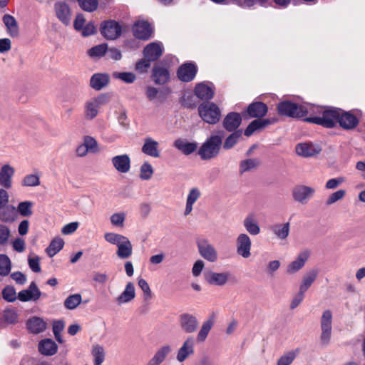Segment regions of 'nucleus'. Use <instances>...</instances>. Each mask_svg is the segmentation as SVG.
Masks as SVG:
<instances>
[{
    "label": "nucleus",
    "mask_w": 365,
    "mask_h": 365,
    "mask_svg": "<svg viewBox=\"0 0 365 365\" xmlns=\"http://www.w3.org/2000/svg\"><path fill=\"white\" fill-rule=\"evenodd\" d=\"M219 133L211 135L200 147L197 154L201 160H208L219 155L222 145L223 131Z\"/></svg>",
    "instance_id": "1"
},
{
    "label": "nucleus",
    "mask_w": 365,
    "mask_h": 365,
    "mask_svg": "<svg viewBox=\"0 0 365 365\" xmlns=\"http://www.w3.org/2000/svg\"><path fill=\"white\" fill-rule=\"evenodd\" d=\"M317 109L320 110L319 112L322 114V116L307 118L304 119L306 122L319 125L327 128H332L336 126L338 123L339 108H317Z\"/></svg>",
    "instance_id": "2"
},
{
    "label": "nucleus",
    "mask_w": 365,
    "mask_h": 365,
    "mask_svg": "<svg viewBox=\"0 0 365 365\" xmlns=\"http://www.w3.org/2000/svg\"><path fill=\"white\" fill-rule=\"evenodd\" d=\"M111 98L108 93H101L86 101L84 104V115L87 120L94 119L98 114V108L106 105Z\"/></svg>",
    "instance_id": "3"
},
{
    "label": "nucleus",
    "mask_w": 365,
    "mask_h": 365,
    "mask_svg": "<svg viewBox=\"0 0 365 365\" xmlns=\"http://www.w3.org/2000/svg\"><path fill=\"white\" fill-rule=\"evenodd\" d=\"M198 113L204 122L211 125L218 123L221 117L220 108L212 102L201 103L198 106Z\"/></svg>",
    "instance_id": "4"
},
{
    "label": "nucleus",
    "mask_w": 365,
    "mask_h": 365,
    "mask_svg": "<svg viewBox=\"0 0 365 365\" xmlns=\"http://www.w3.org/2000/svg\"><path fill=\"white\" fill-rule=\"evenodd\" d=\"M277 111L280 115L291 118H302L307 115V109L301 105L291 102L289 101H284L277 105Z\"/></svg>",
    "instance_id": "5"
},
{
    "label": "nucleus",
    "mask_w": 365,
    "mask_h": 365,
    "mask_svg": "<svg viewBox=\"0 0 365 365\" xmlns=\"http://www.w3.org/2000/svg\"><path fill=\"white\" fill-rule=\"evenodd\" d=\"M100 30L102 36L108 40H115L122 33L120 25L115 20L103 21L101 24Z\"/></svg>",
    "instance_id": "6"
},
{
    "label": "nucleus",
    "mask_w": 365,
    "mask_h": 365,
    "mask_svg": "<svg viewBox=\"0 0 365 365\" xmlns=\"http://www.w3.org/2000/svg\"><path fill=\"white\" fill-rule=\"evenodd\" d=\"M331 322H332V313L330 310H326L323 312L321 317V336L320 341L322 345H328L331 334Z\"/></svg>",
    "instance_id": "7"
},
{
    "label": "nucleus",
    "mask_w": 365,
    "mask_h": 365,
    "mask_svg": "<svg viewBox=\"0 0 365 365\" xmlns=\"http://www.w3.org/2000/svg\"><path fill=\"white\" fill-rule=\"evenodd\" d=\"M292 194L294 201L305 205L314 195L315 189L305 185H297L293 187Z\"/></svg>",
    "instance_id": "8"
},
{
    "label": "nucleus",
    "mask_w": 365,
    "mask_h": 365,
    "mask_svg": "<svg viewBox=\"0 0 365 365\" xmlns=\"http://www.w3.org/2000/svg\"><path fill=\"white\" fill-rule=\"evenodd\" d=\"M197 73V67L195 63L187 62L182 64L177 70V76L182 82H190Z\"/></svg>",
    "instance_id": "9"
},
{
    "label": "nucleus",
    "mask_w": 365,
    "mask_h": 365,
    "mask_svg": "<svg viewBox=\"0 0 365 365\" xmlns=\"http://www.w3.org/2000/svg\"><path fill=\"white\" fill-rule=\"evenodd\" d=\"M43 295L35 282H31L27 289L18 293V299L22 302H36Z\"/></svg>",
    "instance_id": "10"
},
{
    "label": "nucleus",
    "mask_w": 365,
    "mask_h": 365,
    "mask_svg": "<svg viewBox=\"0 0 365 365\" xmlns=\"http://www.w3.org/2000/svg\"><path fill=\"white\" fill-rule=\"evenodd\" d=\"M179 324L181 329L185 333L192 334L197 329L199 322L195 315L189 313H183L180 315Z\"/></svg>",
    "instance_id": "11"
},
{
    "label": "nucleus",
    "mask_w": 365,
    "mask_h": 365,
    "mask_svg": "<svg viewBox=\"0 0 365 365\" xmlns=\"http://www.w3.org/2000/svg\"><path fill=\"white\" fill-rule=\"evenodd\" d=\"M200 255L206 260L215 262L217 260V252L215 247L207 240H203L197 242Z\"/></svg>",
    "instance_id": "12"
},
{
    "label": "nucleus",
    "mask_w": 365,
    "mask_h": 365,
    "mask_svg": "<svg viewBox=\"0 0 365 365\" xmlns=\"http://www.w3.org/2000/svg\"><path fill=\"white\" fill-rule=\"evenodd\" d=\"M277 121V118H266V119H255L252 121L246 128L244 134L247 137L251 136L255 131L262 130L269 125L274 124Z\"/></svg>",
    "instance_id": "13"
},
{
    "label": "nucleus",
    "mask_w": 365,
    "mask_h": 365,
    "mask_svg": "<svg viewBox=\"0 0 365 365\" xmlns=\"http://www.w3.org/2000/svg\"><path fill=\"white\" fill-rule=\"evenodd\" d=\"M237 253L244 258L251 255L252 242L250 237L245 233H241L236 239Z\"/></svg>",
    "instance_id": "14"
},
{
    "label": "nucleus",
    "mask_w": 365,
    "mask_h": 365,
    "mask_svg": "<svg viewBox=\"0 0 365 365\" xmlns=\"http://www.w3.org/2000/svg\"><path fill=\"white\" fill-rule=\"evenodd\" d=\"M338 123L344 130H352L358 125L359 120L351 112L339 108Z\"/></svg>",
    "instance_id": "15"
},
{
    "label": "nucleus",
    "mask_w": 365,
    "mask_h": 365,
    "mask_svg": "<svg viewBox=\"0 0 365 365\" xmlns=\"http://www.w3.org/2000/svg\"><path fill=\"white\" fill-rule=\"evenodd\" d=\"M268 111L267 106L260 101H256L250 103L247 110L243 115L245 118H261L264 117Z\"/></svg>",
    "instance_id": "16"
},
{
    "label": "nucleus",
    "mask_w": 365,
    "mask_h": 365,
    "mask_svg": "<svg viewBox=\"0 0 365 365\" xmlns=\"http://www.w3.org/2000/svg\"><path fill=\"white\" fill-rule=\"evenodd\" d=\"M242 116L239 113L230 112L222 120V127L228 132L237 131L242 123Z\"/></svg>",
    "instance_id": "17"
},
{
    "label": "nucleus",
    "mask_w": 365,
    "mask_h": 365,
    "mask_svg": "<svg viewBox=\"0 0 365 365\" xmlns=\"http://www.w3.org/2000/svg\"><path fill=\"white\" fill-rule=\"evenodd\" d=\"M133 33L138 39L148 40L152 34L150 24L146 21H138L133 26Z\"/></svg>",
    "instance_id": "18"
},
{
    "label": "nucleus",
    "mask_w": 365,
    "mask_h": 365,
    "mask_svg": "<svg viewBox=\"0 0 365 365\" xmlns=\"http://www.w3.org/2000/svg\"><path fill=\"white\" fill-rule=\"evenodd\" d=\"M195 339L193 336H188L178 349L176 359L179 362H183L189 356L194 353Z\"/></svg>",
    "instance_id": "19"
},
{
    "label": "nucleus",
    "mask_w": 365,
    "mask_h": 365,
    "mask_svg": "<svg viewBox=\"0 0 365 365\" xmlns=\"http://www.w3.org/2000/svg\"><path fill=\"white\" fill-rule=\"evenodd\" d=\"M111 163L114 168L120 173H127L130 170V158L127 154L113 157Z\"/></svg>",
    "instance_id": "20"
},
{
    "label": "nucleus",
    "mask_w": 365,
    "mask_h": 365,
    "mask_svg": "<svg viewBox=\"0 0 365 365\" xmlns=\"http://www.w3.org/2000/svg\"><path fill=\"white\" fill-rule=\"evenodd\" d=\"M204 276L205 279L210 284L216 286H223L227 282L230 274L227 272L217 273L210 271L205 272Z\"/></svg>",
    "instance_id": "21"
},
{
    "label": "nucleus",
    "mask_w": 365,
    "mask_h": 365,
    "mask_svg": "<svg viewBox=\"0 0 365 365\" xmlns=\"http://www.w3.org/2000/svg\"><path fill=\"white\" fill-rule=\"evenodd\" d=\"M163 54V46L160 43L153 42L148 44L143 49L145 58L155 61Z\"/></svg>",
    "instance_id": "22"
},
{
    "label": "nucleus",
    "mask_w": 365,
    "mask_h": 365,
    "mask_svg": "<svg viewBox=\"0 0 365 365\" xmlns=\"http://www.w3.org/2000/svg\"><path fill=\"white\" fill-rule=\"evenodd\" d=\"M151 78L157 85H164L170 79V72L165 67L155 65L152 71Z\"/></svg>",
    "instance_id": "23"
},
{
    "label": "nucleus",
    "mask_w": 365,
    "mask_h": 365,
    "mask_svg": "<svg viewBox=\"0 0 365 365\" xmlns=\"http://www.w3.org/2000/svg\"><path fill=\"white\" fill-rule=\"evenodd\" d=\"M56 15L65 25H68L71 21V11L68 5L63 1H58L54 5Z\"/></svg>",
    "instance_id": "24"
},
{
    "label": "nucleus",
    "mask_w": 365,
    "mask_h": 365,
    "mask_svg": "<svg viewBox=\"0 0 365 365\" xmlns=\"http://www.w3.org/2000/svg\"><path fill=\"white\" fill-rule=\"evenodd\" d=\"M110 83V76L107 73H96L90 79V86L95 91H101Z\"/></svg>",
    "instance_id": "25"
},
{
    "label": "nucleus",
    "mask_w": 365,
    "mask_h": 365,
    "mask_svg": "<svg viewBox=\"0 0 365 365\" xmlns=\"http://www.w3.org/2000/svg\"><path fill=\"white\" fill-rule=\"evenodd\" d=\"M15 170L10 165H4L0 170V185L6 188L9 189L12 186V177L14 176Z\"/></svg>",
    "instance_id": "26"
},
{
    "label": "nucleus",
    "mask_w": 365,
    "mask_h": 365,
    "mask_svg": "<svg viewBox=\"0 0 365 365\" xmlns=\"http://www.w3.org/2000/svg\"><path fill=\"white\" fill-rule=\"evenodd\" d=\"M19 322V314L15 309H6L0 316V327L6 328L9 325H15Z\"/></svg>",
    "instance_id": "27"
},
{
    "label": "nucleus",
    "mask_w": 365,
    "mask_h": 365,
    "mask_svg": "<svg viewBox=\"0 0 365 365\" xmlns=\"http://www.w3.org/2000/svg\"><path fill=\"white\" fill-rule=\"evenodd\" d=\"M194 92L197 98L207 101L212 99L215 93L213 88L205 82L196 84Z\"/></svg>",
    "instance_id": "28"
},
{
    "label": "nucleus",
    "mask_w": 365,
    "mask_h": 365,
    "mask_svg": "<svg viewBox=\"0 0 365 365\" xmlns=\"http://www.w3.org/2000/svg\"><path fill=\"white\" fill-rule=\"evenodd\" d=\"M26 327L31 333L38 334L46 330V323L39 317H32L27 320Z\"/></svg>",
    "instance_id": "29"
},
{
    "label": "nucleus",
    "mask_w": 365,
    "mask_h": 365,
    "mask_svg": "<svg viewBox=\"0 0 365 365\" xmlns=\"http://www.w3.org/2000/svg\"><path fill=\"white\" fill-rule=\"evenodd\" d=\"M172 347L170 345L165 344L157 350L154 356L150 359L147 365H160L166 357L171 353Z\"/></svg>",
    "instance_id": "30"
},
{
    "label": "nucleus",
    "mask_w": 365,
    "mask_h": 365,
    "mask_svg": "<svg viewBox=\"0 0 365 365\" xmlns=\"http://www.w3.org/2000/svg\"><path fill=\"white\" fill-rule=\"evenodd\" d=\"M296 153L303 157H312L320 152V149L312 143H302L296 145Z\"/></svg>",
    "instance_id": "31"
},
{
    "label": "nucleus",
    "mask_w": 365,
    "mask_h": 365,
    "mask_svg": "<svg viewBox=\"0 0 365 365\" xmlns=\"http://www.w3.org/2000/svg\"><path fill=\"white\" fill-rule=\"evenodd\" d=\"M38 351L44 356H53L58 351V346L51 339H45L38 343Z\"/></svg>",
    "instance_id": "32"
},
{
    "label": "nucleus",
    "mask_w": 365,
    "mask_h": 365,
    "mask_svg": "<svg viewBox=\"0 0 365 365\" xmlns=\"http://www.w3.org/2000/svg\"><path fill=\"white\" fill-rule=\"evenodd\" d=\"M159 143L151 138H145L144 144L142 147V152L153 158H159L160 151L158 150Z\"/></svg>",
    "instance_id": "33"
},
{
    "label": "nucleus",
    "mask_w": 365,
    "mask_h": 365,
    "mask_svg": "<svg viewBox=\"0 0 365 365\" xmlns=\"http://www.w3.org/2000/svg\"><path fill=\"white\" fill-rule=\"evenodd\" d=\"M2 20L6 27L8 34L12 38L18 37L19 29L16 19L10 14H5Z\"/></svg>",
    "instance_id": "34"
},
{
    "label": "nucleus",
    "mask_w": 365,
    "mask_h": 365,
    "mask_svg": "<svg viewBox=\"0 0 365 365\" xmlns=\"http://www.w3.org/2000/svg\"><path fill=\"white\" fill-rule=\"evenodd\" d=\"M135 297V286L131 282L127 283L123 292L117 297L118 304H126L131 302Z\"/></svg>",
    "instance_id": "35"
},
{
    "label": "nucleus",
    "mask_w": 365,
    "mask_h": 365,
    "mask_svg": "<svg viewBox=\"0 0 365 365\" xmlns=\"http://www.w3.org/2000/svg\"><path fill=\"white\" fill-rule=\"evenodd\" d=\"M309 255V253L308 251L301 252L297 259L289 264L287 270V273L293 274L301 269L308 259Z\"/></svg>",
    "instance_id": "36"
},
{
    "label": "nucleus",
    "mask_w": 365,
    "mask_h": 365,
    "mask_svg": "<svg viewBox=\"0 0 365 365\" xmlns=\"http://www.w3.org/2000/svg\"><path fill=\"white\" fill-rule=\"evenodd\" d=\"M173 145L185 155L192 154L197 148V143L196 142L190 143L182 139L175 140Z\"/></svg>",
    "instance_id": "37"
},
{
    "label": "nucleus",
    "mask_w": 365,
    "mask_h": 365,
    "mask_svg": "<svg viewBox=\"0 0 365 365\" xmlns=\"http://www.w3.org/2000/svg\"><path fill=\"white\" fill-rule=\"evenodd\" d=\"M116 255L120 259H127L132 255L133 245L128 237L124 239L118 246Z\"/></svg>",
    "instance_id": "38"
},
{
    "label": "nucleus",
    "mask_w": 365,
    "mask_h": 365,
    "mask_svg": "<svg viewBox=\"0 0 365 365\" xmlns=\"http://www.w3.org/2000/svg\"><path fill=\"white\" fill-rule=\"evenodd\" d=\"M318 274L319 270L317 269H310L307 273H306L303 277L302 284L299 287V290L305 293L315 281Z\"/></svg>",
    "instance_id": "39"
},
{
    "label": "nucleus",
    "mask_w": 365,
    "mask_h": 365,
    "mask_svg": "<svg viewBox=\"0 0 365 365\" xmlns=\"http://www.w3.org/2000/svg\"><path fill=\"white\" fill-rule=\"evenodd\" d=\"M0 220L4 222H13L16 218V207L13 205H7L0 209Z\"/></svg>",
    "instance_id": "40"
},
{
    "label": "nucleus",
    "mask_w": 365,
    "mask_h": 365,
    "mask_svg": "<svg viewBox=\"0 0 365 365\" xmlns=\"http://www.w3.org/2000/svg\"><path fill=\"white\" fill-rule=\"evenodd\" d=\"M289 222L276 224L270 227V230L280 240H285L289 233Z\"/></svg>",
    "instance_id": "41"
},
{
    "label": "nucleus",
    "mask_w": 365,
    "mask_h": 365,
    "mask_svg": "<svg viewBox=\"0 0 365 365\" xmlns=\"http://www.w3.org/2000/svg\"><path fill=\"white\" fill-rule=\"evenodd\" d=\"M225 140L222 146L225 150H230L240 140L242 135V130H237V131L231 132Z\"/></svg>",
    "instance_id": "42"
},
{
    "label": "nucleus",
    "mask_w": 365,
    "mask_h": 365,
    "mask_svg": "<svg viewBox=\"0 0 365 365\" xmlns=\"http://www.w3.org/2000/svg\"><path fill=\"white\" fill-rule=\"evenodd\" d=\"M243 225L247 232L252 235H257L260 232V227L252 215H248L245 218Z\"/></svg>",
    "instance_id": "43"
},
{
    "label": "nucleus",
    "mask_w": 365,
    "mask_h": 365,
    "mask_svg": "<svg viewBox=\"0 0 365 365\" xmlns=\"http://www.w3.org/2000/svg\"><path fill=\"white\" fill-rule=\"evenodd\" d=\"M64 245V241L61 237L54 238L50 243L49 246L46 249L47 255L52 257L60 252Z\"/></svg>",
    "instance_id": "44"
},
{
    "label": "nucleus",
    "mask_w": 365,
    "mask_h": 365,
    "mask_svg": "<svg viewBox=\"0 0 365 365\" xmlns=\"http://www.w3.org/2000/svg\"><path fill=\"white\" fill-rule=\"evenodd\" d=\"M259 164L260 161L257 158H249L242 160L240 163L239 172L240 174H243L246 172L257 168Z\"/></svg>",
    "instance_id": "45"
},
{
    "label": "nucleus",
    "mask_w": 365,
    "mask_h": 365,
    "mask_svg": "<svg viewBox=\"0 0 365 365\" xmlns=\"http://www.w3.org/2000/svg\"><path fill=\"white\" fill-rule=\"evenodd\" d=\"M91 354L94 358V365H102L106 357L104 348L100 344H94Z\"/></svg>",
    "instance_id": "46"
},
{
    "label": "nucleus",
    "mask_w": 365,
    "mask_h": 365,
    "mask_svg": "<svg viewBox=\"0 0 365 365\" xmlns=\"http://www.w3.org/2000/svg\"><path fill=\"white\" fill-rule=\"evenodd\" d=\"M34 203L31 201H23L18 204L16 212H18L22 217H30L33 214Z\"/></svg>",
    "instance_id": "47"
},
{
    "label": "nucleus",
    "mask_w": 365,
    "mask_h": 365,
    "mask_svg": "<svg viewBox=\"0 0 365 365\" xmlns=\"http://www.w3.org/2000/svg\"><path fill=\"white\" fill-rule=\"evenodd\" d=\"M82 301V297L80 294H73L68 296L64 301V307L69 310L76 309Z\"/></svg>",
    "instance_id": "48"
},
{
    "label": "nucleus",
    "mask_w": 365,
    "mask_h": 365,
    "mask_svg": "<svg viewBox=\"0 0 365 365\" xmlns=\"http://www.w3.org/2000/svg\"><path fill=\"white\" fill-rule=\"evenodd\" d=\"M11 269V262L6 255H0V275L7 276Z\"/></svg>",
    "instance_id": "49"
},
{
    "label": "nucleus",
    "mask_w": 365,
    "mask_h": 365,
    "mask_svg": "<svg viewBox=\"0 0 365 365\" xmlns=\"http://www.w3.org/2000/svg\"><path fill=\"white\" fill-rule=\"evenodd\" d=\"M3 299L8 302H14L18 299L16 289L12 285H6L1 292Z\"/></svg>",
    "instance_id": "50"
},
{
    "label": "nucleus",
    "mask_w": 365,
    "mask_h": 365,
    "mask_svg": "<svg viewBox=\"0 0 365 365\" xmlns=\"http://www.w3.org/2000/svg\"><path fill=\"white\" fill-rule=\"evenodd\" d=\"M212 325L213 322L210 319L203 322L197 336L198 341L202 342L206 339L212 327Z\"/></svg>",
    "instance_id": "51"
},
{
    "label": "nucleus",
    "mask_w": 365,
    "mask_h": 365,
    "mask_svg": "<svg viewBox=\"0 0 365 365\" xmlns=\"http://www.w3.org/2000/svg\"><path fill=\"white\" fill-rule=\"evenodd\" d=\"M181 105L186 108H194L197 106L195 96L190 93H185L180 101Z\"/></svg>",
    "instance_id": "52"
},
{
    "label": "nucleus",
    "mask_w": 365,
    "mask_h": 365,
    "mask_svg": "<svg viewBox=\"0 0 365 365\" xmlns=\"http://www.w3.org/2000/svg\"><path fill=\"white\" fill-rule=\"evenodd\" d=\"M154 173L153 166L148 162L142 164L140 168V178L143 180H148L152 178Z\"/></svg>",
    "instance_id": "53"
},
{
    "label": "nucleus",
    "mask_w": 365,
    "mask_h": 365,
    "mask_svg": "<svg viewBox=\"0 0 365 365\" xmlns=\"http://www.w3.org/2000/svg\"><path fill=\"white\" fill-rule=\"evenodd\" d=\"M113 77L116 79H120L126 83H132L135 79V75L132 72H113Z\"/></svg>",
    "instance_id": "54"
},
{
    "label": "nucleus",
    "mask_w": 365,
    "mask_h": 365,
    "mask_svg": "<svg viewBox=\"0 0 365 365\" xmlns=\"http://www.w3.org/2000/svg\"><path fill=\"white\" fill-rule=\"evenodd\" d=\"M234 4L242 8H251L257 2L264 6L268 0H231Z\"/></svg>",
    "instance_id": "55"
},
{
    "label": "nucleus",
    "mask_w": 365,
    "mask_h": 365,
    "mask_svg": "<svg viewBox=\"0 0 365 365\" xmlns=\"http://www.w3.org/2000/svg\"><path fill=\"white\" fill-rule=\"evenodd\" d=\"M108 50V45L106 43H101L95 46L90 48L88 51V55L91 57H101L103 56Z\"/></svg>",
    "instance_id": "56"
},
{
    "label": "nucleus",
    "mask_w": 365,
    "mask_h": 365,
    "mask_svg": "<svg viewBox=\"0 0 365 365\" xmlns=\"http://www.w3.org/2000/svg\"><path fill=\"white\" fill-rule=\"evenodd\" d=\"M81 8L88 12H92L98 8V0H78Z\"/></svg>",
    "instance_id": "57"
},
{
    "label": "nucleus",
    "mask_w": 365,
    "mask_h": 365,
    "mask_svg": "<svg viewBox=\"0 0 365 365\" xmlns=\"http://www.w3.org/2000/svg\"><path fill=\"white\" fill-rule=\"evenodd\" d=\"M126 237H127L122 235L113 232H107L104 235V238L108 242L116 246H118Z\"/></svg>",
    "instance_id": "58"
},
{
    "label": "nucleus",
    "mask_w": 365,
    "mask_h": 365,
    "mask_svg": "<svg viewBox=\"0 0 365 365\" xmlns=\"http://www.w3.org/2000/svg\"><path fill=\"white\" fill-rule=\"evenodd\" d=\"M346 195V191L344 190H339L333 193H331L327 198L326 201L327 205H331L336 202L343 199Z\"/></svg>",
    "instance_id": "59"
},
{
    "label": "nucleus",
    "mask_w": 365,
    "mask_h": 365,
    "mask_svg": "<svg viewBox=\"0 0 365 365\" xmlns=\"http://www.w3.org/2000/svg\"><path fill=\"white\" fill-rule=\"evenodd\" d=\"M40 185L39 177L37 175L31 174L24 177L22 180L23 186H37Z\"/></svg>",
    "instance_id": "60"
},
{
    "label": "nucleus",
    "mask_w": 365,
    "mask_h": 365,
    "mask_svg": "<svg viewBox=\"0 0 365 365\" xmlns=\"http://www.w3.org/2000/svg\"><path fill=\"white\" fill-rule=\"evenodd\" d=\"M295 358L296 353L294 351H289L278 359L277 365H290Z\"/></svg>",
    "instance_id": "61"
},
{
    "label": "nucleus",
    "mask_w": 365,
    "mask_h": 365,
    "mask_svg": "<svg viewBox=\"0 0 365 365\" xmlns=\"http://www.w3.org/2000/svg\"><path fill=\"white\" fill-rule=\"evenodd\" d=\"M83 143L90 152L96 153L98 151V143L94 138L86 135L83 138Z\"/></svg>",
    "instance_id": "62"
},
{
    "label": "nucleus",
    "mask_w": 365,
    "mask_h": 365,
    "mask_svg": "<svg viewBox=\"0 0 365 365\" xmlns=\"http://www.w3.org/2000/svg\"><path fill=\"white\" fill-rule=\"evenodd\" d=\"M11 235L10 229L8 226L0 224V245H6Z\"/></svg>",
    "instance_id": "63"
},
{
    "label": "nucleus",
    "mask_w": 365,
    "mask_h": 365,
    "mask_svg": "<svg viewBox=\"0 0 365 365\" xmlns=\"http://www.w3.org/2000/svg\"><path fill=\"white\" fill-rule=\"evenodd\" d=\"M125 219L124 212L114 213L110 217V222L113 225L123 227Z\"/></svg>",
    "instance_id": "64"
}]
</instances>
